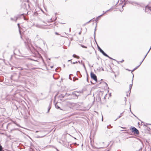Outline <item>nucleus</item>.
<instances>
[{
  "label": "nucleus",
  "instance_id": "nucleus-1",
  "mask_svg": "<svg viewBox=\"0 0 151 151\" xmlns=\"http://www.w3.org/2000/svg\"><path fill=\"white\" fill-rule=\"evenodd\" d=\"M130 130L132 131V132L134 134H139V130L135 127H131L129 128Z\"/></svg>",
  "mask_w": 151,
  "mask_h": 151
},
{
  "label": "nucleus",
  "instance_id": "nucleus-2",
  "mask_svg": "<svg viewBox=\"0 0 151 151\" xmlns=\"http://www.w3.org/2000/svg\"><path fill=\"white\" fill-rule=\"evenodd\" d=\"M76 92H77H77H76V91H74L73 92H72V93H71V97H70V99H75L78 98V96H79V95L76 93Z\"/></svg>",
  "mask_w": 151,
  "mask_h": 151
},
{
  "label": "nucleus",
  "instance_id": "nucleus-3",
  "mask_svg": "<svg viewBox=\"0 0 151 151\" xmlns=\"http://www.w3.org/2000/svg\"><path fill=\"white\" fill-rule=\"evenodd\" d=\"M91 78L95 81L96 82H98L97 77L96 75L93 72H91L90 73Z\"/></svg>",
  "mask_w": 151,
  "mask_h": 151
},
{
  "label": "nucleus",
  "instance_id": "nucleus-4",
  "mask_svg": "<svg viewBox=\"0 0 151 151\" xmlns=\"http://www.w3.org/2000/svg\"><path fill=\"white\" fill-rule=\"evenodd\" d=\"M25 14L23 13L20 14H18L17 16H15L14 18L15 19V22H17V20L19 19L22 18L23 15H24Z\"/></svg>",
  "mask_w": 151,
  "mask_h": 151
},
{
  "label": "nucleus",
  "instance_id": "nucleus-5",
  "mask_svg": "<svg viewBox=\"0 0 151 151\" xmlns=\"http://www.w3.org/2000/svg\"><path fill=\"white\" fill-rule=\"evenodd\" d=\"M35 55L38 58H41L42 60V61L44 62V60L42 58V57L41 55V54H40L37 51V53L35 54Z\"/></svg>",
  "mask_w": 151,
  "mask_h": 151
},
{
  "label": "nucleus",
  "instance_id": "nucleus-6",
  "mask_svg": "<svg viewBox=\"0 0 151 151\" xmlns=\"http://www.w3.org/2000/svg\"><path fill=\"white\" fill-rule=\"evenodd\" d=\"M65 96L66 95H65V94H64L63 93L61 94L58 96V98L60 99V100H62L63 99H62V98H64L65 97H66Z\"/></svg>",
  "mask_w": 151,
  "mask_h": 151
},
{
  "label": "nucleus",
  "instance_id": "nucleus-7",
  "mask_svg": "<svg viewBox=\"0 0 151 151\" xmlns=\"http://www.w3.org/2000/svg\"><path fill=\"white\" fill-rule=\"evenodd\" d=\"M11 124V123H9L7 125H5L6 124L5 123H3L2 125V128L4 127V126H5L6 127V129H8V127Z\"/></svg>",
  "mask_w": 151,
  "mask_h": 151
},
{
  "label": "nucleus",
  "instance_id": "nucleus-8",
  "mask_svg": "<svg viewBox=\"0 0 151 151\" xmlns=\"http://www.w3.org/2000/svg\"><path fill=\"white\" fill-rule=\"evenodd\" d=\"M150 10L151 11V7L149 6L148 5L146 6L145 7V12H147V10Z\"/></svg>",
  "mask_w": 151,
  "mask_h": 151
},
{
  "label": "nucleus",
  "instance_id": "nucleus-9",
  "mask_svg": "<svg viewBox=\"0 0 151 151\" xmlns=\"http://www.w3.org/2000/svg\"><path fill=\"white\" fill-rule=\"evenodd\" d=\"M104 56L106 55L107 54L101 48L99 50Z\"/></svg>",
  "mask_w": 151,
  "mask_h": 151
},
{
  "label": "nucleus",
  "instance_id": "nucleus-10",
  "mask_svg": "<svg viewBox=\"0 0 151 151\" xmlns=\"http://www.w3.org/2000/svg\"><path fill=\"white\" fill-rule=\"evenodd\" d=\"M51 108V103L50 102V104L49 105L48 107L47 108V111L46 112V113H49L50 110V109Z\"/></svg>",
  "mask_w": 151,
  "mask_h": 151
},
{
  "label": "nucleus",
  "instance_id": "nucleus-11",
  "mask_svg": "<svg viewBox=\"0 0 151 151\" xmlns=\"http://www.w3.org/2000/svg\"><path fill=\"white\" fill-rule=\"evenodd\" d=\"M97 23H96V26L95 27V29H94V35H93L94 37V40H95V42H96V39H95V37H96V27H97Z\"/></svg>",
  "mask_w": 151,
  "mask_h": 151
},
{
  "label": "nucleus",
  "instance_id": "nucleus-12",
  "mask_svg": "<svg viewBox=\"0 0 151 151\" xmlns=\"http://www.w3.org/2000/svg\"><path fill=\"white\" fill-rule=\"evenodd\" d=\"M133 79H132V84H130L129 86V90L128 91H129V93H131V89L132 86Z\"/></svg>",
  "mask_w": 151,
  "mask_h": 151
},
{
  "label": "nucleus",
  "instance_id": "nucleus-13",
  "mask_svg": "<svg viewBox=\"0 0 151 151\" xmlns=\"http://www.w3.org/2000/svg\"><path fill=\"white\" fill-rule=\"evenodd\" d=\"M104 14V13L101 14V15L98 16L97 17L96 19V22H97L99 20V19L101 18V17L102 16V15Z\"/></svg>",
  "mask_w": 151,
  "mask_h": 151
},
{
  "label": "nucleus",
  "instance_id": "nucleus-14",
  "mask_svg": "<svg viewBox=\"0 0 151 151\" xmlns=\"http://www.w3.org/2000/svg\"><path fill=\"white\" fill-rule=\"evenodd\" d=\"M139 67V66L138 65V66H137V67H135V68H134L131 71V73L133 75V76H132L133 79L134 76L133 73H132V72H133L134 71V70H136Z\"/></svg>",
  "mask_w": 151,
  "mask_h": 151
},
{
  "label": "nucleus",
  "instance_id": "nucleus-15",
  "mask_svg": "<svg viewBox=\"0 0 151 151\" xmlns=\"http://www.w3.org/2000/svg\"><path fill=\"white\" fill-rule=\"evenodd\" d=\"M55 108L58 109H59L60 110H62V109L60 108V107L58 105L57 103H56L55 104Z\"/></svg>",
  "mask_w": 151,
  "mask_h": 151
},
{
  "label": "nucleus",
  "instance_id": "nucleus-16",
  "mask_svg": "<svg viewBox=\"0 0 151 151\" xmlns=\"http://www.w3.org/2000/svg\"><path fill=\"white\" fill-rule=\"evenodd\" d=\"M141 123L142 124H144V126H145L146 127H147V128H148V129L150 130V128L149 127H147V125H148V124L151 125V124H147V123H146L145 124V122H142Z\"/></svg>",
  "mask_w": 151,
  "mask_h": 151
},
{
  "label": "nucleus",
  "instance_id": "nucleus-17",
  "mask_svg": "<svg viewBox=\"0 0 151 151\" xmlns=\"http://www.w3.org/2000/svg\"><path fill=\"white\" fill-rule=\"evenodd\" d=\"M73 57L74 58H76L77 59H79L80 58L79 56L77 55H76L75 54L73 55Z\"/></svg>",
  "mask_w": 151,
  "mask_h": 151
},
{
  "label": "nucleus",
  "instance_id": "nucleus-18",
  "mask_svg": "<svg viewBox=\"0 0 151 151\" xmlns=\"http://www.w3.org/2000/svg\"><path fill=\"white\" fill-rule=\"evenodd\" d=\"M124 111L123 112H122V113H121L120 114V115H119L118 117L116 119H115L114 120V121H116L119 118H120L122 116V114H123L124 113Z\"/></svg>",
  "mask_w": 151,
  "mask_h": 151
},
{
  "label": "nucleus",
  "instance_id": "nucleus-19",
  "mask_svg": "<svg viewBox=\"0 0 151 151\" xmlns=\"http://www.w3.org/2000/svg\"><path fill=\"white\" fill-rule=\"evenodd\" d=\"M105 56H106V57H107L109 59H111V60H116L115 59H114L110 57L107 54V55H105Z\"/></svg>",
  "mask_w": 151,
  "mask_h": 151
},
{
  "label": "nucleus",
  "instance_id": "nucleus-20",
  "mask_svg": "<svg viewBox=\"0 0 151 151\" xmlns=\"http://www.w3.org/2000/svg\"><path fill=\"white\" fill-rule=\"evenodd\" d=\"M0 151H4V149L1 145H0Z\"/></svg>",
  "mask_w": 151,
  "mask_h": 151
},
{
  "label": "nucleus",
  "instance_id": "nucleus-21",
  "mask_svg": "<svg viewBox=\"0 0 151 151\" xmlns=\"http://www.w3.org/2000/svg\"><path fill=\"white\" fill-rule=\"evenodd\" d=\"M65 94V95H66V96H65L66 97H68V96H70V97H71V93H66Z\"/></svg>",
  "mask_w": 151,
  "mask_h": 151
},
{
  "label": "nucleus",
  "instance_id": "nucleus-22",
  "mask_svg": "<svg viewBox=\"0 0 151 151\" xmlns=\"http://www.w3.org/2000/svg\"><path fill=\"white\" fill-rule=\"evenodd\" d=\"M79 73L80 74V77H81L82 76L80 74V72L79 71H77L76 72V74L77 75H78V74Z\"/></svg>",
  "mask_w": 151,
  "mask_h": 151
},
{
  "label": "nucleus",
  "instance_id": "nucleus-23",
  "mask_svg": "<svg viewBox=\"0 0 151 151\" xmlns=\"http://www.w3.org/2000/svg\"><path fill=\"white\" fill-rule=\"evenodd\" d=\"M83 104V102H78V104H76V105H82Z\"/></svg>",
  "mask_w": 151,
  "mask_h": 151
},
{
  "label": "nucleus",
  "instance_id": "nucleus-24",
  "mask_svg": "<svg viewBox=\"0 0 151 151\" xmlns=\"http://www.w3.org/2000/svg\"><path fill=\"white\" fill-rule=\"evenodd\" d=\"M45 135H44L42 136H37V138H42V137H45Z\"/></svg>",
  "mask_w": 151,
  "mask_h": 151
},
{
  "label": "nucleus",
  "instance_id": "nucleus-25",
  "mask_svg": "<svg viewBox=\"0 0 151 151\" xmlns=\"http://www.w3.org/2000/svg\"><path fill=\"white\" fill-rule=\"evenodd\" d=\"M22 18H23L24 19V20H28V19H27V18L26 17L24 16V15H23V17H22Z\"/></svg>",
  "mask_w": 151,
  "mask_h": 151
},
{
  "label": "nucleus",
  "instance_id": "nucleus-26",
  "mask_svg": "<svg viewBox=\"0 0 151 151\" xmlns=\"http://www.w3.org/2000/svg\"><path fill=\"white\" fill-rule=\"evenodd\" d=\"M81 45V47H82L83 48H87V47L86 46H84L83 45Z\"/></svg>",
  "mask_w": 151,
  "mask_h": 151
},
{
  "label": "nucleus",
  "instance_id": "nucleus-27",
  "mask_svg": "<svg viewBox=\"0 0 151 151\" xmlns=\"http://www.w3.org/2000/svg\"><path fill=\"white\" fill-rule=\"evenodd\" d=\"M19 34H20V37H21V39H22V35L21 32V31H20V30H19Z\"/></svg>",
  "mask_w": 151,
  "mask_h": 151
},
{
  "label": "nucleus",
  "instance_id": "nucleus-28",
  "mask_svg": "<svg viewBox=\"0 0 151 151\" xmlns=\"http://www.w3.org/2000/svg\"><path fill=\"white\" fill-rule=\"evenodd\" d=\"M124 5H125L126 4H127V1H128V2H129V1H125V0H124Z\"/></svg>",
  "mask_w": 151,
  "mask_h": 151
},
{
  "label": "nucleus",
  "instance_id": "nucleus-29",
  "mask_svg": "<svg viewBox=\"0 0 151 151\" xmlns=\"http://www.w3.org/2000/svg\"><path fill=\"white\" fill-rule=\"evenodd\" d=\"M96 44L97 45V48H98V50H99V49H101V48H100V47L98 45V44H97V42H96Z\"/></svg>",
  "mask_w": 151,
  "mask_h": 151
},
{
  "label": "nucleus",
  "instance_id": "nucleus-30",
  "mask_svg": "<svg viewBox=\"0 0 151 151\" xmlns=\"http://www.w3.org/2000/svg\"><path fill=\"white\" fill-rule=\"evenodd\" d=\"M14 106L15 107L14 108L16 110H17L18 109V107H17V106L16 105H15Z\"/></svg>",
  "mask_w": 151,
  "mask_h": 151
},
{
  "label": "nucleus",
  "instance_id": "nucleus-31",
  "mask_svg": "<svg viewBox=\"0 0 151 151\" xmlns=\"http://www.w3.org/2000/svg\"><path fill=\"white\" fill-rule=\"evenodd\" d=\"M15 19L14 18H14H12V17H11V20H12V21H15Z\"/></svg>",
  "mask_w": 151,
  "mask_h": 151
},
{
  "label": "nucleus",
  "instance_id": "nucleus-32",
  "mask_svg": "<svg viewBox=\"0 0 151 151\" xmlns=\"http://www.w3.org/2000/svg\"><path fill=\"white\" fill-rule=\"evenodd\" d=\"M88 74H87V79H86V81H87V82H88Z\"/></svg>",
  "mask_w": 151,
  "mask_h": 151
},
{
  "label": "nucleus",
  "instance_id": "nucleus-33",
  "mask_svg": "<svg viewBox=\"0 0 151 151\" xmlns=\"http://www.w3.org/2000/svg\"><path fill=\"white\" fill-rule=\"evenodd\" d=\"M17 26H18V28H19V30H20V27L19 26V23H18Z\"/></svg>",
  "mask_w": 151,
  "mask_h": 151
},
{
  "label": "nucleus",
  "instance_id": "nucleus-34",
  "mask_svg": "<svg viewBox=\"0 0 151 151\" xmlns=\"http://www.w3.org/2000/svg\"><path fill=\"white\" fill-rule=\"evenodd\" d=\"M82 64L83 65V66L85 70H86V67H85V64L84 63H83V64Z\"/></svg>",
  "mask_w": 151,
  "mask_h": 151
},
{
  "label": "nucleus",
  "instance_id": "nucleus-35",
  "mask_svg": "<svg viewBox=\"0 0 151 151\" xmlns=\"http://www.w3.org/2000/svg\"><path fill=\"white\" fill-rule=\"evenodd\" d=\"M101 68V70H103V71L104 70V69L102 67H99V69L100 70Z\"/></svg>",
  "mask_w": 151,
  "mask_h": 151
},
{
  "label": "nucleus",
  "instance_id": "nucleus-36",
  "mask_svg": "<svg viewBox=\"0 0 151 151\" xmlns=\"http://www.w3.org/2000/svg\"><path fill=\"white\" fill-rule=\"evenodd\" d=\"M72 145H79L77 144V143L76 142H75V143H73L72 144Z\"/></svg>",
  "mask_w": 151,
  "mask_h": 151
},
{
  "label": "nucleus",
  "instance_id": "nucleus-37",
  "mask_svg": "<svg viewBox=\"0 0 151 151\" xmlns=\"http://www.w3.org/2000/svg\"><path fill=\"white\" fill-rule=\"evenodd\" d=\"M74 78H75V77H74L73 78V81H75V80H74ZM76 78V80H78V78Z\"/></svg>",
  "mask_w": 151,
  "mask_h": 151
},
{
  "label": "nucleus",
  "instance_id": "nucleus-38",
  "mask_svg": "<svg viewBox=\"0 0 151 151\" xmlns=\"http://www.w3.org/2000/svg\"><path fill=\"white\" fill-rule=\"evenodd\" d=\"M72 145H73L72 144H70V147L71 148H73V147L72 146Z\"/></svg>",
  "mask_w": 151,
  "mask_h": 151
},
{
  "label": "nucleus",
  "instance_id": "nucleus-39",
  "mask_svg": "<svg viewBox=\"0 0 151 151\" xmlns=\"http://www.w3.org/2000/svg\"><path fill=\"white\" fill-rule=\"evenodd\" d=\"M110 10V9H109V10H107L104 13V14H105V13H107V12H109V11Z\"/></svg>",
  "mask_w": 151,
  "mask_h": 151
},
{
  "label": "nucleus",
  "instance_id": "nucleus-40",
  "mask_svg": "<svg viewBox=\"0 0 151 151\" xmlns=\"http://www.w3.org/2000/svg\"><path fill=\"white\" fill-rule=\"evenodd\" d=\"M70 75H72V74H70V75H69V79H70L71 80V79H71V78L70 77Z\"/></svg>",
  "mask_w": 151,
  "mask_h": 151
},
{
  "label": "nucleus",
  "instance_id": "nucleus-41",
  "mask_svg": "<svg viewBox=\"0 0 151 151\" xmlns=\"http://www.w3.org/2000/svg\"><path fill=\"white\" fill-rule=\"evenodd\" d=\"M78 63V62L77 61H76L75 62H74L72 63L73 64H75L76 63Z\"/></svg>",
  "mask_w": 151,
  "mask_h": 151
},
{
  "label": "nucleus",
  "instance_id": "nucleus-42",
  "mask_svg": "<svg viewBox=\"0 0 151 151\" xmlns=\"http://www.w3.org/2000/svg\"><path fill=\"white\" fill-rule=\"evenodd\" d=\"M125 5H124V4L122 6V11H123V10H124V9L123 8V7H124V6Z\"/></svg>",
  "mask_w": 151,
  "mask_h": 151
},
{
  "label": "nucleus",
  "instance_id": "nucleus-43",
  "mask_svg": "<svg viewBox=\"0 0 151 151\" xmlns=\"http://www.w3.org/2000/svg\"><path fill=\"white\" fill-rule=\"evenodd\" d=\"M78 62L79 63H81V64H82V60H81V62H80L79 61H78Z\"/></svg>",
  "mask_w": 151,
  "mask_h": 151
},
{
  "label": "nucleus",
  "instance_id": "nucleus-44",
  "mask_svg": "<svg viewBox=\"0 0 151 151\" xmlns=\"http://www.w3.org/2000/svg\"><path fill=\"white\" fill-rule=\"evenodd\" d=\"M55 34L56 35H60V34H59V33L57 32H55Z\"/></svg>",
  "mask_w": 151,
  "mask_h": 151
},
{
  "label": "nucleus",
  "instance_id": "nucleus-45",
  "mask_svg": "<svg viewBox=\"0 0 151 151\" xmlns=\"http://www.w3.org/2000/svg\"><path fill=\"white\" fill-rule=\"evenodd\" d=\"M124 101H125L126 103L127 101V98L126 97H124Z\"/></svg>",
  "mask_w": 151,
  "mask_h": 151
},
{
  "label": "nucleus",
  "instance_id": "nucleus-46",
  "mask_svg": "<svg viewBox=\"0 0 151 151\" xmlns=\"http://www.w3.org/2000/svg\"><path fill=\"white\" fill-rule=\"evenodd\" d=\"M129 109H130V112H131V113H132V114H133V113L132 112L131 110V106H130V107H129Z\"/></svg>",
  "mask_w": 151,
  "mask_h": 151
},
{
  "label": "nucleus",
  "instance_id": "nucleus-47",
  "mask_svg": "<svg viewBox=\"0 0 151 151\" xmlns=\"http://www.w3.org/2000/svg\"><path fill=\"white\" fill-rule=\"evenodd\" d=\"M81 31H80L79 32L78 34H79V35H81Z\"/></svg>",
  "mask_w": 151,
  "mask_h": 151
},
{
  "label": "nucleus",
  "instance_id": "nucleus-48",
  "mask_svg": "<svg viewBox=\"0 0 151 151\" xmlns=\"http://www.w3.org/2000/svg\"><path fill=\"white\" fill-rule=\"evenodd\" d=\"M68 62H70V61L71 62V63H72V62L71 61V60L70 59V60H69L68 61Z\"/></svg>",
  "mask_w": 151,
  "mask_h": 151
},
{
  "label": "nucleus",
  "instance_id": "nucleus-49",
  "mask_svg": "<svg viewBox=\"0 0 151 151\" xmlns=\"http://www.w3.org/2000/svg\"><path fill=\"white\" fill-rule=\"evenodd\" d=\"M91 20V19L90 20H89L88 22H86V24H88V23H89L90 21Z\"/></svg>",
  "mask_w": 151,
  "mask_h": 151
},
{
  "label": "nucleus",
  "instance_id": "nucleus-50",
  "mask_svg": "<svg viewBox=\"0 0 151 151\" xmlns=\"http://www.w3.org/2000/svg\"><path fill=\"white\" fill-rule=\"evenodd\" d=\"M142 62L141 61V62L140 63L139 65H138V66H139L140 65H141V64L142 63Z\"/></svg>",
  "mask_w": 151,
  "mask_h": 151
},
{
  "label": "nucleus",
  "instance_id": "nucleus-51",
  "mask_svg": "<svg viewBox=\"0 0 151 151\" xmlns=\"http://www.w3.org/2000/svg\"><path fill=\"white\" fill-rule=\"evenodd\" d=\"M124 61V60H122L121 61H120V62L121 63H122Z\"/></svg>",
  "mask_w": 151,
  "mask_h": 151
},
{
  "label": "nucleus",
  "instance_id": "nucleus-52",
  "mask_svg": "<svg viewBox=\"0 0 151 151\" xmlns=\"http://www.w3.org/2000/svg\"><path fill=\"white\" fill-rule=\"evenodd\" d=\"M113 7H112L109 9H110V10H113Z\"/></svg>",
  "mask_w": 151,
  "mask_h": 151
},
{
  "label": "nucleus",
  "instance_id": "nucleus-53",
  "mask_svg": "<svg viewBox=\"0 0 151 151\" xmlns=\"http://www.w3.org/2000/svg\"><path fill=\"white\" fill-rule=\"evenodd\" d=\"M142 150V148L141 147V148H140L139 150V151H140V150Z\"/></svg>",
  "mask_w": 151,
  "mask_h": 151
},
{
  "label": "nucleus",
  "instance_id": "nucleus-54",
  "mask_svg": "<svg viewBox=\"0 0 151 151\" xmlns=\"http://www.w3.org/2000/svg\"><path fill=\"white\" fill-rule=\"evenodd\" d=\"M147 54H148L147 53V54H146V55H145V57H144V58H146V57L147 55Z\"/></svg>",
  "mask_w": 151,
  "mask_h": 151
},
{
  "label": "nucleus",
  "instance_id": "nucleus-55",
  "mask_svg": "<svg viewBox=\"0 0 151 151\" xmlns=\"http://www.w3.org/2000/svg\"><path fill=\"white\" fill-rule=\"evenodd\" d=\"M55 148L56 150L57 151H59V150L57 148H56V147H55Z\"/></svg>",
  "mask_w": 151,
  "mask_h": 151
},
{
  "label": "nucleus",
  "instance_id": "nucleus-56",
  "mask_svg": "<svg viewBox=\"0 0 151 151\" xmlns=\"http://www.w3.org/2000/svg\"><path fill=\"white\" fill-rule=\"evenodd\" d=\"M90 82L91 84H94V83H93V82L91 81H90Z\"/></svg>",
  "mask_w": 151,
  "mask_h": 151
},
{
  "label": "nucleus",
  "instance_id": "nucleus-57",
  "mask_svg": "<svg viewBox=\"0 0 151 151\" xmlns=\"http://www.w3.org/2000/svg\"><path fill=\"white\" fill-rule=\"evenodd\" d=\"M133 114V115L134 116H135V117H136V118H137V119H138V117H137L136 116H135L134 114Z\"/></svg>",
  "mask_w": 151,
  "mask_h": 151
},
{
  "label": "nucleus",
  "instance_id": "nucleus-58",
  "mask_svg": "<svg viewBox=\"0 0 151 151\" xmlns=\"http://www.w3.org/2000/svg\"><path fill=\"white\" fill-rule=\"evenodd\" d=\"M126 70H128V71H131L130 70H129V69H126Z\"/></svg>",
  "mask_w": 151,
  "mask_h": 151
},
{
  "label": "nucleus",
  "instance_id": "nucleus-59",
  "mask_svg": "<svg viewBox=\"0 0 151 151\" xmlns=\"http://www.w3.org/2000/svg\"><path fill=\"white\" fill-rule=\"evenodd\" d=\"M150 49H149V50H148V52H147V53H149V52H150Z\"/></svg>",
  "mask_w": 151,
  "mask_h": 151
},
{
  "label": "nucleus",
  "instance_id": "nucleus-60",
  "mask_svg": "<svg viewBox=\"0 0 151 151\" xmlns=\"http://www.w3.org/2000/svg\"><path fill=\"white\" fill-rule=\"evenodd\" d=\"M129 94H130V93H129V95H128V94H127V96H129Z\"/></svg>",
  "mask_w": 151,
  "mask_h": 151
},
{
  "label": "nucleus",
  "instance_id": "nucleus-61",
  "mask_svg": "<svg viewBox=\"0 0 151 151\" xmlns=\"http://www.w3.org/2000/svg\"><path fill=\"white\" fill-rule=\"evenodd\" d=\"M105 84H106V86H108L107 84L105 82Z\"/></svg>",
  "mask_w": 151,
  "mask_h": 151
},
{
  "label": "nucleus",
  "instance_id": "nucleus-62",
  "mask_svg": "<svg viewBox=\"0 0 151 151\" xmlns=\"http://www.w3.org/2000/svg\"><path fill=\"white\" fill-rule=\"evenodd\" d=\"M38 38V35H37L36 36V39L37 38Z\"/></svg>",
  "mask_w": 151,
  "mask_h": 151
},
{
  "label": "nucleus",
  "instance_id": "nucleus-63",
  "mask_svg": "<svg viewBox=\"0 0 151 151\" xmlns=\"http://www.w3.org/2000/svg\"><path fill=\"white\" fill-rule=\"evenodd\" d=\"M44 56L45 57H47V55L46 54H45V55H44Z\"/></svg>",
  "mask_w": 151,
  "mask_h": 151
},
{
  "label": "nucleus",
  "instance_id": "nucleus-64",
  "mask_svg": "<svg viewBox=\"0 0 151 151\" xmlns=\"http://www.w3.org/2000/svg\"><path fill=\"white\" fill-rule=\"evenodd\" d=\"M145 58H144L142 60V62H143V61H144V60Z\"/></svg>",
  "mask_w": 151,
  "mask_h": 151
}]
</instances>
